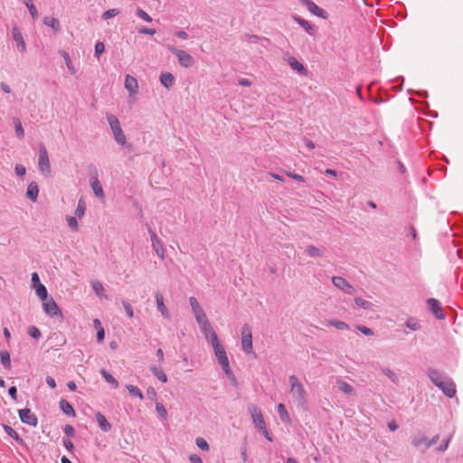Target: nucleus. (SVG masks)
<instances>
[{"mask_svg":"<svg viewBox=\"0 0 463 463\" xmlns=\"http://www.w3.org/2000/svg\"><path fill=\"white\" fill-rule=\"evenodd\" d=\"M290 385V392L295 402L299 405L303 406L307 402V392L303 385L299 383L296 375H291L288 378Z\"/></svg>","mask_w":463,"mask_h":463,"instance_id":"f257e3e1","label":"nucleus"},{"mask_svg":"<svg viewBox=\"0 0 463 463\" xmlns=\"http://www.w3.org/2000/svg\"><path fill=\"white\" fill-rule=\"evenodd\" d=\"M107 120L113 132L116 142L120 146H126L127 147H129L130 145L127 144L126 136L120 127V123L118 118L113 114H107Z\"/></svg>","mask_w":463,"mask_h":463,"instance_id":"f03ea898","label":"nucleus"},{"mask_svg":"<svg viewBox=\"0 0 463 463\" xmlns=\"http://www.w3.org/2000/svg\"><path fill=\"white\" fill-rule=\"evenodd\" d=\"M212 345L214 351V354L222 366V369L230 366L229 359L224 347L221 345L218 335L216 333L212 334Z\"/></svg>","mask_w":463,"mask_h":463,"instance_id":"7ed1b4c3","label":"nucleus"},{"mask_svg":"<svg viewBox=\"0 0 463 463\" xmlns=\"http://www.w3.org/2000/svg\"><path fill=\"white\" fill-rule=\"evenodd\" d=\"M167 50L175 54L179 64L184 68H190L194 64V59L192 55L183 50H179L173 45H167Z\"/></svg>","mask_w":463,"mask_h":463,"instance_id":"20e7f679","label":"nucleus"},{"mask_svg":"<svg viewBox=\"0 0 463 463\" xmlns=\"http://www.w3.org/2000/svg\"><path fill=\"white\" fill-rule=\"evenodd\" d=\"M38 167L40 172L45 175L49 176L51 174V165L49 160V155L47 149L43 144L40 145L39 148V158H38Z\"/></svg>","mask_w":463,"mask_h":463,"instance_id":"39448f33","label":"nucleus"},{"mask_svg":"<svg viewBox=\"0 0 463 463\" xmlns=\"http://www.w3.org/2000/svg\"><path fill=\"white\" fill-rule=\"evenodd\" d=\"M248 411L250 413L252 422L259 430L266 431V422L264 420L261 410L256 405L250 403L248 405Z\"/></svg>","mask_w":463,"mask_h":463,"instance_id":"423d86ee","label":"nucleus"},{"mask_svg":"<svg viewBox=\"0 0 463 463\" xmlns=\"http://www.w3.org/2000/svg\"><path fill=\"white\" fill-rule=\"evenodd\" d=\"M241 348L246 354L253 353L251 327L249 324L241 327Z\"/></svg>","mask_w":463,"mask_h":463,"instance_id":"0eeeda50","label":"nucleus"},{"mask_svg":"<svg viewBox=\"0 0 463 463\" xmlns=\"http://www.w3.org/2000/svg\"><path fill=\"white\" fill-rule=\"evenodd\" d=\"M44 312L50 317H59L63 318L61 310L53 300L52 298H48L46 300L42 301Z\"/></svg>","mask_w":463,"mask_h":463,"instance_id":"6e6552de","label":"nucleus"},{"mask_svg":"<svg viewBox=\"0 0 463 463\" xmlns=\"http://www.w3.org/2000/svg\"><path fill=\"white\" fill-rule=\"evenodd\" d=\"M332 283L335 288H337L338 289L342 290L346 294L354 295L356 292L355 288L345 279L342 277H333Z\"/></svg>","mask_w":463,"mask_h":463,"instance_id":"1a4fd4ad","label":"nucleus"},{"mask_svg":"<svg viewBox=\"0 0 463 463\" xmlns=\"http://www.w3.org/2000/svg\"><path fill=\"white\" fill-rule=\"evenodd\" d=\"M20 420L23 423L36 427L38 424V419L36 415L31 411L30 409L24 408L18 411Z\"/></svg>","mask_w":463,"mask_h":463,"instance_id":"9d476101","label":"nucleus"},{"mask_svg":"<svg viewBox=\"0 0 463 463\" xmlns=\"http://www.w3.org/2000/svg\"><path fill=\"white\" fill-rule=\"evenodd\" d=\"M427 305L429 307L430 311L432 313V315L440 320L445 319V314L441 307L440 302L436 298H428L427 299Z\"/></svg>","mask_w":463,"mask_h":463,"instance_id":"9b49d317","label":"nucleus"},{"mask_svg":"<svg viewBox=\"0 0 463 463\" xmlns=\"http://www.w3.org/2000/svg\"><path fill=\"white\" fill-rule=\"evenodd\" d=\"M437 387L449 398H452L456 394V384L449 377L445 378L441 383H439Z\"/></svg>","mask_w":463,"mask_h":463,"instance_id":"f8f14e48","label":"nucleus"},{"mask_svg":"<svg viewBox=\"0 0 463 463\" xmlns=\"http://www.w3.org/2000/svg\"><path fill=\"white\" fill-rule=\"evenodd\" d=\"M303 5L307 8V10L312 13L313 14L326 19L328 16V14L326 10L320 8L317 6L313 1L311 0H303Z\"/></svg>","mask_w":463,"mask_h":463,"instance_id":"ddd939ff","label":"nucleus"},{"mask_svg":"<svg viewBox=\"0 0 463 463\" xmlns=\"http://www.w3.org/2000/svg\"><path fill=\"white\" fill-rule=\"evenodd\" d=\"M148 232L151 237L152 247H153L154 250L156 251V253L157 254L158 257H160L161 259H164L165 250H164L162 242L158 239L156 233L151 228H148Z\"/></svg>","mask_w":463,"mask_h":463,"instance_id":"4468645a","label":"nucleus"},{"mask_svg":"<svg viewBox=\"0 0 463 463\" xmlns=\"http://www.w3.org/2000/svg\"><path fill=\"white\" fill-rule=\"evenodd\" d=\"M12 35H13V39L16 43V46H17L18 50L22 53L25 52H26V43L24 40V36H23L21 31L19 30V28L17 26H14L12 28Z\"/></svg>","mask_w":463,"mask_h":463,"instance_id":"2eb2a0df","label":"nucleus"},{"mask_svg":"<svg viewBox=\"0 0 463 463\" xmlns=\"http://www.w3.org/2000/svg\"><path fill=\"white\" fill-rule=\"evenodd\" d=\"M155 298H156V307H157L158 311L161 313V315L165 318L169 319L170 318V314H169V311L167 310L166 307L164 304L163 294L161 292L157 291L155 294Z\"/></svg>","mask_w":463,"mask_h":463,"instance_id":"dca6fc26","label":"nucleus"},{"mask_svg":"<svg viewBox=\"0 0 463 463\" xmlns=\"http://www.w3.org/2000/svg\"><path fill=\"white\" fill-rule=\"evenodd\" d=\"M294 21L298 23L309 35L313 36L316 33V27L312 25L308 21L303 19L300 16H294Z\"/></svg>","mask_w":463,"mask_h":463,"instance_id":"f3484780","label":"nucleus"},{"mask_svg":"<svg viewBox=\"0 0 463 463\" xmlns=\"http://www.w3.org/2000/svg\"><path fill=\"white\" fill-rule=\"evenodd\" d=\"M288 65L294 70L297 71L300 75H305L307 73V69L305 66L299 62L295 57L288 56L286 59Z\"/></svg>","mask_w":463,"mask_h":463,"instance_id":"a211bd4d","label":"nucleus"},{"mask_svg":"<svg viewBox=\"0 0 463 463\" xmlns=\"http://www.w3.org/2000/svg\"><path fill=\"white\" fill-rule=\"evenodd\" d=\"M336 387L339 389V391L343 392L345 394L348 395H354L355 394V391L354 387L349 384L348 383L341 380L340 378H337L335 381Z\"/></svg>","mask_w":463,"mask_h":463,"instance_id":"6ab92c4d","label":"nucleus"},{"mask_svg":"<svg viewBox=\"0 0 463 463\" xmlns=\"http://www.w3.org/2000/svg\"><path fill=\"white\" fill-rule=\"evenodd\" d=\"M175 79L172 73H170V72L161 73L160 82L167 90H170L173 87V85L175 84Z\"/></svg>","mask_w":463,"mask_h":463,"instance_id":"aec40b11","label":"nucleus"},{"mask_svg":"<svg viewBox=\"0 0 463 463\" xmlns=\"http://www.w3.org/2000/svg\"><path fill=\"white\" fill-rule=\"evenodd\" d=\"M90 186L97 197L103 198L104 197V192L103 188L99 181L98 176H92L90 180Z\"/></svg>","mask_w":463,"mask_h":463,"instance_id":"412c9836","label":"nucleus"},{"mask_svg":"<svg viewBox=\"0 0 463 463\" xmlns=\"http://www.w3.org/2000/svg\"><path fill=\"white\" fill-rule=\"evenodd\" d=\"M59 407L61 410V411L64 414H66L67 416H71V417H75L76 416V412H75L73 407L71 406V404L67 400L61 399L59 402Z\"/></svg>","mask_w":463,"mask_h":463,"instance_id":"4be33fe9","label":"nucleus"},{"mask_svg":"<svg viewBox=\"0 0 463 463\" xmlns=\"http://www.w3.org/2000/svg\"><path fill=\"white\" fill-rule=\"evenodd\" d=\"M39 194V187L35 182H31L28 184L26 196L33 202H36Z\"/></svg>","mask_w":463,"mask_h":463,"instance_id":"5701e85b","label":"nucleus"},{"mask_svg":"<svg viewBox=\"0 0 463 463\" xmlns=\"http://www.w3.org/2000/svg\"><path fill=\"white\" fill-rule=\"evenodd\" d=\"M96 420L103 431L108 432L111 430V424L101 412L98 411L96 413Z\"/></svg>","mask_w":463,"mask_h":463,"instance_id":"b1692460","label":"nucleus"},{"mask_svg":"<svg viewBox=\"0 0 463 463\" xmlns=\"http://www.w3.org/2000/svg\"><path fill=\"white\" fill-rule=\"evenodd\" d=\"M125 88L130 92V93H137L138 84L136 78L127 75L125 78Z\"/></svg>","mask_w":463,"mask_h":463,"instance_id":"393cba45","label":"nucleus"},{"mask_svg":"<svg viewBox=\"0 0 463 463\" xmlns=\"http://www.w3.org/2000/svg\"><path fill=\"white\" fill-rule=\"evenodd\" d=\"M428 375L430 381L437 386L439 383H441L447 376L443 375L439 371L436 369H430Z\"/></svg>","mask_w":463,"mask_h":463,"instance_id":"a878e982","label":"nucleus"},{"mask_svg":"<svg viewBox=\"0 0 463 463\" xmlns=\"http://www.w3.org/2000/svg\"><path fill=\"white\" fill-rule=\"evenodd\" d=\"M3 428L5 431V433L11 437L12 439H14L16 442H18L19 444H24V440L19 436V434L9 425L7 424H4L3 425Z\"/></svg>","mask_w":463,"mask_h":463,"instance_id":"bb28decb","label":"nucleus"},{"mask_svg":"<svg viewBox=\"0 0 463 463\" xmlns=\"http://www.w3.org/2000/svg\"><path fill=\"white\" fill-rule=\"evenodd\" d=\"M325 250L322 249H319L316 247L315 245H308L306 250L305 253L308 255L309 257L313 258H318L322 257L324 255Z\"/></svg>","mask_w":463,"mask_h":463,"instance_id":"cd10ccee","label":"nucleus"},{"mask_svg":"<svg viewBox=\"0 0 463 463\" xmlns=\"http://www.w3.org/2000/svg\"><path fill=\"white\" fill-rule=\"evenodd\" d=\"M43 24L52 27L55 32L61 31L60 21L55 17L45 16L43 19Z\"/></svg>","mask_w":463,"mask_h":463,"instance_id":"c85d7f7f","label":"nucleus"},{"mask_svg":"<svg viewBox=\"0 0 463 463\" xmlns=\"http://www.w3.org/2000/svg\"><path fill=\"white\" fill-rule=\"evenodd\" d=\"M150 371L162 383H166L167 382V376H166V374L165 373V372L161 368H159V367H157L156 365H151L150 366Z\"/></svg>","mask_w":463,"mask_h":463,"instance_id":"c756f323","label":"nucleus"},{"mask_svg":"<svg viewBox=\"0 0 463 463\" xmlns=\"http://www.w3.org/2000/svg\"><path fill=\"white\" fill-rule=\"evenodd\" d=\"M189 304L191 306V308H192L194 316L200 315L204 312L203 309L202 308V307L200 306L199 302L197 301V299L194 297L189 298Z\"/></svg>","mask_w":463,"mask_h":463,"instance_id":"7c9ffc66","label":"nucleus"},{"mask_svg":"<svg viewBox=\"0 0 463 463\" xmlns=\"http://www.w3.org/2000/svg\"><path fill=\"white\" fill-rule=\"evenodd\" d=\"M427 438H425L424 436L422 435H415L412 437L411 439V444L415 447V448H420L421 445H424V449H423V452L425 450H427L428 449H426V441H427Z\"/></svg>","mask_w":463,"mask_h":463,"instance_id":"2f4dec72","label":"nucleus"},{"mask_svg":"<svg viewBox=\"0 0 463 463\" xmlns=\"http://www.w3.org/2000/svg\"><path fill=\"white\" fill-rule=\"evenodd\" d=\"M0 361L5 369H11V358L8 351L4 350L0 352Z\"/></svg>","mask_w":463,"mask_h":463,"instance_id":"473e14b6","label":"nucleus"},{"mask_svg":"<svg viewBox=\"0 0 463 463\" xmlns=\"http://www.w3.org/2000/svg\"><path fill=\"white\" fill-rule=\"evenodd\" d=\"M243 39L247 40L249 43H256L259 42H265L267 43H269V39H268L266 37H260L256 34L246 33L243 35Z\"/></svg>","mask_w":463,"mask_h":463,"instance_id":"72a5a7b5","label":"nucleus"},{"mask_svg":"<svg viewBox=\"0 0 463 463\" xmlns=\"http://www.w3.org/2000/svg\"><path fill=\"white\" fill-rule=\"evenodd\" d=\"M326 325L328 326H334L339 330H345V329H349V326L348 324H346L345 322L344 321H341V320H328L326 322Z\"/></svg>","mask_w":463,"mask_h":463,"instance_id":"f704fd0d","label":"nucleus"},{"mask_svg":"<svg viewBox=\"0 0 463 463\" xmlns=\"http://www.w3.org/2000/svg\"><path fill=\"white\" fill-rule=\"evenodd\" d=\"M34 288L37 296L42 301L46 300V298H49L47 288L43 284L37 285Z\"/></svg>","mask_w":463,"mask_h":463,"instance_id":"c9c22d12","label":"nucleus"},{"mask_svg":"<svg viewBox=\"0 0 463 463\" xmlns=\"http://www.w3.org/2000/svg\"><path fill=\"white\" fill-rule=\"evenodd\" d=\"M278 413L279 415L280 420L283 422H288L289 421V415L287 411V409L284 404L279 403L278 405Z\"/></svg>","mask_w":463,"mask_h":463,"instance_id":"e433bc0d","label":"nucleus"},{"mask_svg":"<svg viewBox=\"0 0 463 463\" xmlns=\"http://www.w3.org/2000/svg\"><path fill=\"white\" fill-rule=\"evenodd\" d=\"M91 287H92L93 291L96 293V295L98 297L101 298L103 296L105 288L103 287V284L100 281H99V280L92 281Z\"/></svg>","mask_w":463,"mask_h":463,"instance_id":"4c0bfd02","label":"nucleus"},{"mask_svg":"<svg viewBox=\"0 0 463 463\" xmlns=\"http://www.w3.org/2000/svg\"><path fill=\"white\" fill-rule=\"evenodd\" d=\"M102 377L110 383L114 388H117L118 386V381L106 370H101L100 372Z\"/></svg>","mask_w":463,"mask_h":463,"instance_id":"58836bf2","label":"nucleus"},{"mask_svg":"<svg viewBox=\"0 0 463 463\" xmlns=\"http://www.w3.org/2000/svg\"><path fill=\"white\" fill-rule=\"evenodd\" d=\"M15 135L22 139L24 137V130L19 118H14Z\"/></svg>","mask_w":463,"mask_h":463,"instance_id":"ea45409f","label":"nucleus"},{"mask_svg":"<svg viewBox=\"0 0 463 463\" xmlns=\"http://www.w3.org/2000/svg\"><path fill=\"white\" fill-rule=\"evenodd\" d=\"M126 387L131 396L138 397L140 400L144 398L143 393L138 387L132 384H128Z\"/></svg>","mask_w":463,"mask_h":463,"instance_id":"a19ab883","label":"nucleus"},{"mask_svg":"<svg viewBox=\"0 0 463 463\" xmlns=\"http://www.w3.org/2000/svg\"><path fill=\"white\" fill-rule=\"evenodd\" d=\"M405 326L412 331L419 330L420 328V325L417 318L410 317L407 319Z\"/></svg>","mask_w":463,"mask_h":463,"instance_id":"79ce46f5","label":"nucleus"},{"mask_svg":"<svg viewBox=\"0 0 463 463\" xmlns=\"http://www.w3.org/2000/svg\"><path fill=\"white\" fill-rule=\"evenodd\" d=\"M85 211H86V203L83 199H80L78 202L76 210H75V214L79 218H81V217H83Z\"/></svg>","mask_w":463,"mask_h":463,"instance_id":"37998d69","label":"nucleus"},{"mask_svg":"<svg viewBox=\"0 0 463 463\" xmlns=\"http://www.w3.org/2000/svg\"><path fill=\"white\" fill-rule=\"evenodd\" d=\"M60 54L64 58V61L66 62V65H67L69 71L72 74L76 73V71H75L74 67L71 64V61L69 53L67 52L61 50V51H60Z\"/></svg>","mask_w":463,"mask_h":463,"instance_id":"c03bdc74","label":"nucleus"},{"mask_svg":"<svg viewBox=\"0 0 463 463\" xmlns=\"http://www.w3.org/2000/svg\"><path fill=\"white\" fill-rule=\"evenodd\" d=\"M354 303L356 306L364 309H371L373 307V304L371 302L364 300L362 298H355Z\"/></svg>","mask_w":463,"mask_h":463,"instance_id":"a18cd8bd","label":"nucleus"},{"mask_svg":"<svg viewBox=\"0 0 463 463\" xmlns=\"http://www.w3.org/2000/svg\"><path fill=\"white\" fill-rule=\"evenodd\" d=\"M202 333L205 335V337H210L212 340V334L215 333L212 327V325L210 322H208V326H199Z\"/></svg>","mask_w":463,"mask_h":463,"instance_id":"49530a36","label":"nucleus"},{"mask_svg":"<svg viewBox=\"0 0 463 463\" xmlns=\"http://www.w3.org/2000/svg\"><path fill=\"white\" fill-rule=\"evenodd\" d=\"M222 371L224 372L226 376L229 378V380L231 381L232 385L237 386L238 385V381H237L234 373H232L231 367L229 366L227 368H224V369H222Z\"/></svg>","mask_w":463,"mask_h":463,"instance_id":"de8ad7c7","label":"nucleus"},{"mask_svg":"<svg viewBox=\"0 0 463 463\" xmlns=\"http://www.w3.org/2000/svg\"><path fill=\"white\" fill-rule=\"evenodd\" d=\"M222 371L224 372L226 376L229 378V380L231 381L232 385L237 386L238 385V381H237L234 373H232L231 367L229 366L227 368H224V369H222Z\"/></svg>","mask_w":463,"mask_h":463,"instance_id":"09e8293b","label":"nucleus"},{"mask_svg":"<svg viewBox=\"0 0 463 463\" xmlns=\"http://www.w3.org/2000/svg\"><path fill=\"white\" fill-rule=\"evenodd\" d=\"M27 332L34 339H39L42 336L41 331L35 326H30Z\"/></svg>","mask_w":463,"mask_h":463,"instance_id":"8fccbe9b","label":"nucleus"},{"mask_svg":"<svg viewBox=\"0 0 463 463\" xmlns=\"http://www.w3.org/2000/svg\"><path fill=\"white\" fill-rule=\"evenodd\" d=\"M105 52V45L102 42H98L95 44L94 56L99 59L100 55Z\"/></svg>","mask_w":463,"mask_h":463,"instance_id":"3c124183","label":"nucleus"},{"mask_svg":"<svg viewBox=\"0 0 463 463\" xmlns=\"http://www.w3.org/2000/svg\"><path fill=\"white\" fill-rule=\"evenodd\" d=\"M194 317L199 326H208V322H210L204 312L194 316Z\"/></svg>","mask_w":463,"mask_h":463,"instance_id":"603ef678","label":"nucleus"},{"mask_svg":"<svg viewBox=\"0 0 463 463\" xmlns=\"http://www.w3.org/2000/svg\"><path fill=\"white\" fill-rule=\"evenodd\" d=\"M382 372L394 383H398L397 375L389 368H383Z\"/></svg>","mask_w":463,"mask_h":463,"instance_id":"864d4df0","label":"nucleus"},{"mask_svg":"<svg viewBox=\"0 0 463 463\" xmlns=\"http://www.w3.org/2000/svg\"><path fill=\"white\" fill-rule=\"evenodd\" d=\"M66 220H67L69 227L72 231H74V232L78 231L79 225H78V221H77V219L75 217H73V216H67Z\"/></svg>","mask_w":463,"mask_h":463,"instance_id":"5fc2aeb1","label":"nucleus"},{"mask_svg":"<svg viewBox=\"0 0 463 463\" xmlns=\"http://www.w3.org/2000/svg\"><path fill=\"white\" fill-rule=\"evenodd\" d=\"M156 411L160 417L166 419L167 411L162 403H160V402L156 403Z\"/></svg>","mask_w":463,"mask_h":463,"instance_id":"6e6d98bb","label":"nucleus"},{"mask_svg":"<svg viewBox=\"0 0 463 463\" xmlns=\"http://www.w3.org/2000/svg\"><path fill=\"white\" fill-rule=\"evenodd\" d=\"M118 14H119V10L117 8L109 9L103 13L102 18L104 20H107V19H109V18H112V17L118 15Z\"/></svg>","mask_w":463,"mask_h":463,"instance_id":"4d7b16f0","label":"nucleus"},{"mask_svg":"<svg viewBox=\"0 0 463 463\" xmlns=\"http://www.w3.org/2000/svg\"><path fill=\"white\" fill-rule=\"evenodd\" d=\"M136 14H137V16H138L139 18L143 19L146 22L152 21L151 16L146 12L142 10L141 8L137 9Z\"/></svg>","mask_w":463,"mask_h":463,"instance_id":"13d9d810","label":"nucleus"},{"mask_svg":"<svg viewBox=\"0 0 463 463\" xmlns=\"http://www.w3.org/2000/svg\"><path fill=\"white\" fill-rule=\"evenodd\" d=\"M196 445L203 450H208L209 449V444L207 441L203 438H197L196 439Z\"/></svg>","mask_w":463,"mask_h":463,"instance_id":"bf43d9fd","label":"nucleus"},{"mask_svg":"<svg viewBox=\"0 0 463 463\" xmlns=\"http://www.w3.org/2000/svg\"><path fill=\"white\" fill-rule=\"evenodd\" d=\"M122 305L124 307V309H125L127 315L129 317H134V310H133L132 306L128 302H127V301H122Z\"/></svg>","mask_w":463,"mask_h":463,"instance_id":"052dcab7","label":"nucleus"},{"mask_svg":"<svg viewBox=\"0 0 463 463\" xmlns=\"http://www.w3.org/2000/svg\"><path fill=\"white\" fill-rule=\"evenodd\" d=\"M362 334L365 335H373V331L365 326H362V325H359L357 326L356 327Z\"/></svg>","mask_w":463,"mask_h":463,"instance_id":"680f3d73","label":"nucleus"},{"mask_svg":"<svg viewBox=\"0 0 463 463\" xmlns=\"http://www.w3.org/2000/svg\"><path fill=\"white\" fill-rule=\"evenodd\" d=\"M286 175L288 177L292 178L293 180H296V181H298V182H303L304 183L306 181V179L302 175H300L298 174H296V173L286 172Z\"/></svg>","mask_w":463,"mask_h":463,"instance_id":"e2e57ef3","label":"nucleus"},{"mask_svg":"<svg viewBox=\"0 0 463 463\" xmlns=\"http://www.w3.org/2000/svg\"><path fill=\"white\" fill-rule=\"evenodd\" d=\"M449 442H450V437L448 438L447 439H444L441 442V444L437 448V450L439 452H444L445 450L448 449Z\"/></svg>","mask_w":463,"mask_h":463,"instance_id":"0e129e2a","label":"nucleus"},{"mask_svg":"<svg viewBox=\"0 0 463 463\" xmlns=\"http://www.w3.org/2000/svg\"><path fill=\"white\" fill-rule=\"evenodd\" d=\"M137 32L141 34H149L154 35L156 33V30L152 28H146V27H140L137 29Z\"/></svg>","mask_w":463,"mask_h":463,"instance_id":"69168bd1","label":"nucleus"},{"mask_svg":"<svg viewBox=\"0 0 463 463\" xmlns=\"http://www.w3.org/2000/svg\"><path fill=\"white\" fill-rule=\"evenodd\" d=\"M63 431L68 437H73L75 434L73 426L70 424L65 425Z\"/></svg>","mask_w":463,"mask_h":463,"instance_id":"338daca9","label":"nucleus"},{"mask_svg":"<svg viewBox=\"0 0 463 463\" xmlns=\"http://www.w3.org/2000/svg\"><path fill=\"white\" fill-rule=\"evenodd\" d=\"M189 460L191 463H203L201 457L197 454H192L189 457Z\"/></svg>","mask_w":463,"mask_h":463,"instance_id":"774afa93","label":"nucleus"}]
</instances>
